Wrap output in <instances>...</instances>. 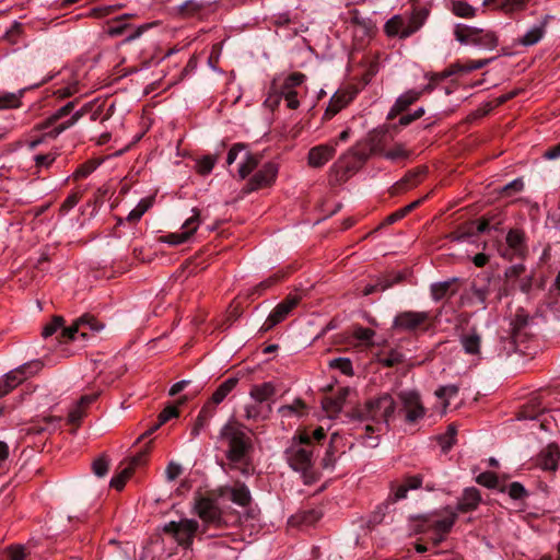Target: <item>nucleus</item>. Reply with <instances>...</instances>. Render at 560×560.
I'll list each match as a JSON object with an SVG mask.
<instances>
[{
    "mask_svg": "<svg viewBox=\"0 0 560 560\" xmlns=\"http://www.w3.org/2000/svg\"><path fill=\"white\" fill-rule=\"evenodd\" d=\"M84 409L78 402L69 410L68 420L70 423H78L84 417Z\"/></svg>",
    "mask_w": 560,
    "mask_h": 560,
    "instance_id": "56",
    "label": "nucleus"
},
{
    "mask_svg": "<svg viewBox=\"0 0 560 560\" xmlns=\"http://www.w3.org/2000/svg\"><path fill=\"white\" fill-rule=\"evenodd\" d=\"M336 143H325L312 148L308 151L307 161L312 167L324 166L336 153Z\"/></svg>",
    "mask_w": 560,
    "mask_h": 560,
    "instance_id": "15",
    "label": "nucleus"
},
{
    "mask_svg": "<svg viewBox=\"0 0 560 560\" xmlns=\"http://www.w3.org/2000/svg\"><path fill=\"white\" fill-rule=\"evenodd\" d=\"M305 75L300 72H295L290 74L284 82L287 83V88H295L303 83Z\"/></svg>",
    "mask_w": 560,
    "mask_h": 560,
    "instance_id": "64",
    "label": "nucleus"
},
{
    "mask_svg": "<svg viewBox=\"0 0 560 560\" xmlns=\"http://www.w3.org/2000/svg\"><path fill=\"white\" fill-rule=\"evenodd\" d=\"M237 378L230 377L225 380L213 393L211 397V402L219 405L222 402L225 397L235 388L237 384Z\"/></svg>",
    "mask_w": 560,
    "mask_h": 560,
    "instance_id": "29",
    "label": "nucleus"
},
{
    "mask_svg": "<svg viewBox=\"0 0 560 560\" xmlns=\"http://www.w3.org/2000/svg\"><path fill=\"white\" fill-rule=\"evenodd\" d=\"M151 203L149 200H141L137 207L135 209H132L128 217H127V220L130 221V222H136L138 220H140V218L147 212V210L150 208Z\"/></svg>",
    "mask_w": 560,
    "mask_h": 560,
    "instance_id": "42",
    "label": "nucleus"
},
{
    "mask_svg": "<svg viewBox=\"0 0 560 560\" xmlns=\"http://www.w3.org/2000/svg\"><path fill=\"white\" fill-rule=\"evenodd\" d=\"M492 59H480V60H468L465 65V72H471L477 69H481L488 63H490Z\"/></svg>",
    "mask_w": 560,
    "mask_h": 560,
    "instance_id": "60",
    "label": "nucleus"
},
{
    "mask_svg": "<svg viewBox=\"0 0 560 560\" xmlns=\"http://www.w3.org/2000/svg\"><path fill=\"white\" fill-rule=\"evenodd\" d=\"M40 369L42 363L39 361H32L10 371L2 378L8 381L7 386L12 390L28 376L36 374Z\"/></svg>",
    "mask_w": 560,
    "mask_h": 560,
    "instance_id": "10",
    "label": "nucleus"
},
{
    "mask_svg": "<svg viewBox=\"0 0 560 560\" xmlns=\"http://www.w3.org/2000/svg\"><path fill=\"white\" fill-rule=\"evenodd\" d=\"M36 166L42 167H48L55 160L56 155L48 153V154H38L34 158Z\"/></svg>",
    "mask_w": 560,
    "mask_h": 560,
    "instance_id": "62",
    "label": "nucleus"
},
{
    "mask_svg": "<svg viewBox=\"0 0 560 560\" xmlns=\"http://www.w3.org/2000/svg\"><path fill=\"white\" fill-rule=\"evenodd\" d=\"M63 325V318L60 316L54 317V319L47 324L42 331L44 338L52 336Z\"/></svg>",
    "mask_w": 560,
    "mask_h": 560,
    "instance_id": "45",
    "label": "nucleus"
},
{
    "mask_svg": "<svg viewBox=\"0 0 560 560\" xmlns=\"http://www.w3.org/2000/svg\"><path fill=\"white\" fill-rule=\"evenodd\" d=\"M79 200H80V196L77 192H73L70 196H68L67 199L60 206V209H59L60 213L61 214L68 213L73 207L77 206Z\"/></svg>",
    "mask_w": 560,
    "mask_h": 560,
    "instance_id": "54",
    "label": "nucleus"
},
{
    "mask_svg": "<svg viewBox=\"0 0 560 560\" xmlns=\"http://www.w3.org/2000/svg\"><path fill=\"white\" fill-rule=\"evenodd\" d=\"M199 528V524L195 520L182 518L178 522H170L165 525L164 530L171 534L176 541L188 548L192 544V539Z\"/></svg>",
    "mask_w": 560,
    "mask_h": 560,
    "instance_id": "6",
    "label": "nucleus"
},
{
    "mask_svg": "<svg viewBox=\"0 0 560 560\" xmlns=\"http://www.w3.org/2000/svg\"><path fill=\"white\" fill-rule=\"evenodd\" d=\"M456 279H451L442 282H436L431 285V295L434 301H440L446 296L456 293L455 288Z\"/></svg>",
    "mask_w": 560,
    "mask_h": 560,
    "instance_id": "22",
    "label": "nucleus"
},
{
    "mask_svg": "<svg viewBox=\"0 0 560 560\" xmlns=\"http://www.w3.org/2000/svg\"><path fill=\"white\" fill-rule=\"evenodd\" d=\"M423 91L409 90L401 94L395 102L392 112L401 113L420 98Z\"/></svg>",
    "mask_w": 560,
    "mask_h": 560,
    "instance_id": "23",
    "label": "nucleus"
},
{
    "mask_svg": "<svg viewBox=\"0 0 560 560\" xmlns=\"http://www.w3.org/2000/svg\"><path fill=\"white\" fill-rule=\"evenodd\" d=\"M460 346L466 354L479 357L481 351V335L471 329L459 337Z\"/></svg>",
    "mask_w": 560,
    "mask_h": 560,
    "instance_id": "18",
    "label": "nucleus"
},
{
    "mask_svg": "<svg viewBox=\"0 0 560 560\" xmlns=\"http://www.w3.org/2000/svg\"><path fill=\"white\" fill-rule=\"evenodd\" d=\"M215 162H217V159L214 156H211V155L203 156L198 162V172L202 175L209 174L212 171Z\"/></svg>",
    "mask_w": 560,
    "mask_h": 560,
    "instance_id": "49",
    "label": "nucleus"
},
{
    "mask_svg": "<svg viewBox=\"0 0 560 560\" xmlns=\"http://www.w3.org/2000/svg\"><path fill=\"white\" fill-rule=\"evenodd\" d=\"M508 493L514 500L522 499L527 494L524 486L520 482H512L508 487Z\"/></svg>",
    "mask_w": 560,
    "mask_h": 560,
    "instance_id": "52",
    "label": "nucleus"
},
{
    "mask_svg": "<svg viewBox=\"0 0 560 560\" xmlns=\"http://www.w3.org/2000/svg\"><path fill=\"white\" fill-rule=\"evenodd\" d=\"M505 221V213L501 209H493L485 213L474 224L478 233H486L490 231H500V226Z\"/></svg>",
    "mask_w": 560,
    "mask_h": 560,
    "instance_id": "14",
    "label": "nucleus"
},
{
    "mask_svg": "<svg viewBox=\"0 0 560 560\" xmlns=\"http://www.w3.org/2000/svg\"><path fill=\"white\" fill-rule=\"evenodd\" d=\"M352 335L361 343L372 345L373 338L375 336V331L370 328L359 326V327H354Z\"/></svg>",
    "mask_w": 560,
    "mask_h": 560,
    "instance_id": "40",
    "label": "nucleus"
},
{
    "mask_svg": "<svg viewBox=\"0 0 560 560\" xmlns=\"http://www.w3.org/2000/svg\"><path fill=\"white\" fill-rule=\"evenodd\" d=\"M450 10L454 15L462 19H472L477 12L476 8L462 0L452 1Z\"/></svg>",
    "mask_w": 560,
    "mask_h": 560,
    "instance_id": "28",
    "label": "nucleus"
},
{
    "mask_svg": "<svg viewBox=\"0 0 560 560\" xmlns=\"http://www.w3.org/2000/svg\"><path fill=\"white\" fill-rule=\"evenodd\" d=\"M480 501L481 495L479 490L477 488H467L464 490L456 510L462 513L474 511L478 508Z\"/></svg>",
    "mask_w": 560,
    "mask_h": 560,
    "instance_id": "19",
    "label": "nucleus"
},
{
    "mask_svg": "<svg viewBox=\"0 0 560 560\" xmlns=\"http://www.w3.org/2000/svg\"><path fill=\"white\" fill-rule=\"evenodd\" d=\"M428 318L427 312H401L394 318L393 328L398 331H411L425 323Z\"/></svg>",
    "mask_w": 560,
    "mask_h": 560,
    "instance_id": "8",
    "label": "nucleus"
},
{
    "mask_svg": "<svg viewBox=\"0 0 560 560\" xmlns=\"http://www.w3.org/2000/svg\"><path fill=\"white\" fill-rule=\"evenodd\" d=\"M427 198L423 197L421 199H418L409 205H407L406 207L401 208V209H398L397 211H395L394 213L389 214L386 217V219L384 220V223L385 224H393L395 222H397L398 220L405 218L409 212H411L412 210H415L417 207H419L421 205V202Z\"/></svg>",
    "mask_w": 560,
    "mask_h": 560,
    "instance_id": "35",
    "label": "nucleus"
},
{
    "mask_svg": "<svg viewBox=\"0 0 560 560\" xmlns=\"http://www.w3.org/2000/svg\"><path fill=\"white\" fill-rule=\"evenodd\" d=\"M105 325L98 322L93 315L84 314L77 318L72 325L62 329V337L68 340H75L78 336L82 339L89 337V332H98Z\"/></svg>",
    "mask_w": 560,
    "mask_h": 560,
    "instance_id": "5",
    "label": "nucleus"
},
{
    "mask_svg": "<svg viewBox=\"0 0 560 560\" xmlns=\"http://www.w3.org/2000/svg\"><path fill=\"white\" fill-rule=\"evenodd\" d=\"M155 247H135L133 256L141 262H152L158 257Z\"/></svg>",
    "mask_w": 560,
    "mask_h": 560,
    "instance_id": "36",
    "label": "nucleus"
},
{
    "mask_svg": "<svg viewBox=\"0 0 560 560\" xmlns=\"http://www.w3.org/2000/svg\"><path fill=\"white\" fill-rule=\"evenodd\" d=\"M277 174V164L272 162L264 164V166L258 172H256L249 179L248 189L253 191L272 185L273 182L276 180Z\"/></svg>",
    "mask_w": 560,
    "mask_h": 560,
    "instance_id": "9",
    "label": "nucleus"
},
{
    "mask_svg": "<svg viewBox=\"0 0 560 560\" xmlns=\"http://www.w3.org/2000/svg\"><path fill=\"white\" fill-rule=\"evenodd\" d=\"M423 171L421 170H416L407 173L405 177L397 182L396 185L394 186L395 192L405 191L412 187H416L420 183L419 175Z\"/></svg>",
    "mask_w": 560,
    "mask_h": 560,
    "instance_id": "30",
    "label": "nucleus"
},
{
    "mask_svg": "<svg viewBox=\"0 0 560 560\" xmlns=\"http://www.w3.org/2000/svg\"><path fill=\"white\" fill-rule=\"evenodd\" d=\"M428 16L427 10H420L415 12L408 21H406L408 27L402 32V36H410L416 33L424 23Z\"/></svg>",
    "mask_w": 560,
    "mask_h": 560,
    "instance_id": "32",
    "label": "nucleus"
},
{
    "mask_svg": "<svg viewBox=\"0 0 560 560\" xmlns=\"http://www.w3.org/2000/svg\"><path fill=\"white\" fill-rule=\"evenodd\" d=\"M182 474V466L176 463H170L165 469L166 478L170 481L175 480Z\"/></svg>",
    "mask_w": 560,
    "mask_h": 560,
    "instance_id": "61",
    "label": "nucleus"
},
{
    "mask_svg": "<svg viewBox=\"0 0 560 560\" xmlns=\"http://www.w3.org/2000/svg\"><path fill=\"white\" fill-rule=\"evenodd\" d=\"M424 114V108L423 107H419L417 110H415L412 114H407V115H404L399 118V125L400 126H408L409 124H411L413 120L422 117Z\"/></svg>",
    "mask_w": 560,
    "mask_h": 560,
    "instance_id": "58",
    "label": "nucleus"
},
{
    "mask_svg": "<svg viewBox=\"0 0 560 560\" xmlns=\"http://www.w3.org/2000/svg\"><path fill=\"white\" fill-rule=\"evenodd\" d=\"M88 110H89V106L88 105L83 106L81 109L77 110L71 116V118H69L67 121L61 122L60 125L55 127L52 130L45 133V137L56 138L61 132H63L66 129L72 127L74 124H77L79 121V119H81L86 114Z\"/></svg>",
    "mask_w": 560,
    "mask_h": 560,
    "instance_id": "24",
    "label": "nucleus"
},
{
    "mask_svg": "<svg viewBox=\"0 0 560 560\" xmlns=\"http://www.w3.org/2000/svg\"><path fill=\"white\" fill-rule=\"evenodd\" d=\"M398 397L408 423H415L425 416L427 409L417 392L402 390L399 393Z\"/></svg>",
    "mask_w": 560,
    "mask_h": 560,
    "instance_id": "7",
    "label": "nucleus"
},
{
    "mask_svg": "<svg viewBox=\"0 0 560 560\" xmlns=\"http://www.w3.org/2000/svg\"><path fill=\"white\" fill-rule=\"evenodd\" d=\"M422 486V477L417 476H410L407 477L401 483L394 485L392 487V492L389 499L393 502L402 500L407 498V493L409 490H416L419 489Z\"/></svg>",
    "mask_w": 560,
    "mask_h": 560,
    "instance_id": "16",
    "label": "nucleus"
},
{
    "mask_svg": "<svg viewBox=\"0 0 560 560\" xmlns=\"http://www.w3.org/2000/svg\"><path fill=\"white\" fill-rule=\"evenodd\" d=\"M198 516L209 525L219 526L221 524V513L215 502L209 498H201L195 504Z\"/></svg>",
    "mask_w": 560,
    "mask_h": 560,
    "instance_id": "11",
    "label": "nucleus"
},
{
    "mask_svg": "<svg viewBox=\"0 0 560 560\" xmlns=\"http://www.w3.org/2000/svg\"><path fill=\"white\" fill-rule=\"evenodd\" d=\"M560 462V451L556 445H548L538 456L537 464L544 470H557Z\"/></svg>",
    "mask_w": 560,
    "mask_h": 560,
    "instance_id": "17",
    "label": "nucleus"
},
{
    "mask_svg": "<svg viewBox=\"0 0 560 560\" xmlns=\"http://www.w3.org/2000/svg\"><path fill=\"white\" fill-rule=\"evenodd\" d=\"M178 417V409L174 406L164 408L159 415L160 424H164L168 420Z\"/></svg>",
    "mask_w": 560,
    "mask_h": 560,
    "instance_id": "57",
    "label": "nucleus"
},
{
    "mask_svg": "<svg viewBox=\"0 0 560 560\" xmlns=\"http://www.w3.org/2000/svg\"><path fill=\"white\" fill-rule=\"evenodd\" d=\"M523 188H524L523 180L521 178H516V179L510 182L509 184H506L505 186H503L501 192L510 196L513 192L522 191Z\"/></svg>",
    "mask_w": 560,
    "mask_h": 560,
    "instance_id": "55",
    "label": "nucleus"
},
{
    "mask_svg": "<svg viewBox=\"0 0 560 560\" xmlns=\"http://www.w3.org/2000/svg\"><path fill=\"white\" fill-rule=\"evenodd\" d=\"M476 481L483 486V487H487L489 489H494L497 488L498 483H499V480H498V477L493 472H490V471H486V472H482L480 474L477 478H476Z\"/></svg>",
    "mask_w": 560,
    "mask_h": 560,
    "instance_id": "44",
    "label": "nucleus"
},
{
    "mask_svg": "<svg viewBox=\"0 0 560 560\" xmlns=\"http://www.w3.org/2000/svg\"><path fill=\"white\" fill-rule=\"evenodd\" d=\"M5 555L9 560H25L26 552L23 546H11L7 549Z\"/></svg>",
    "mask_w": 560,
    "mask_h": 560,
    "instance_id": "53",
    "label": "nucleus"
},
{
    "mask_svg": "<svg viewBox=\"0 0 560 560\" xmlns=\"http://www.w3.org/2000/svg\"><path fill=\"white\" fill-rule=\"evenodd\" d=\"M201 9L196 0H187L178 7V12L185 16L192 15Z\"/></svg>",
    "mask_w": 560,
    "mask_h": 560,
    "instance_id": "47",
    "label": "nucleus"
},
{
    "mask_svg": "<svg viewBox=\"0 0 560 560\" xmlns=\"http://www.w3.org/2000/svg\"><path fill=\"white\" fill-rule=\"evenodd\" d=\"M454 36L462 45H475L488 50L498 46V36L494 32L458 23L454 27Z\"/></svg>",
    "mask_w": 560,
    "mask_h": 560,
    "instance_id": "3",
    "label": "nucleus"
},
{
    "mask_svg": "<svg viewBox=\"0 0 560 560\" xmlns=\"http://www.w3.org/2000/svg\"><path fill=\"white\" fill-rule=\"evenodd\" d=\"M526 2L527 0H506L502 4V10L509 14L516 11H522L525 9Z\"/></svg>",
    "mask_w": 560,
    "mask_h": 560,
    "instance_id": "48",
    "label": "nucleus"
},
{
    "mask_svg": "<svg viewBox=\"0 0 560 560\" xmlns=\"http://www.w3.org/2000/svg\"><path fill=\"white\" fill-rule=\"evenodd\" d=\"M393 287V282H385L381 279H377L374 283H369L364 285L362 290L363 295H370L377 291H385Z\"/></svg>",
    "mask_w": 560,
    "mask_h": 560,
    "instance_id": "43",
    "label": "nucleus"
},
{
    "mask_svg": "<svg viewBox=\"0 0 560 560\" xmlns=\"http://www.w3.org/2000/svg\"><path fill=\"white\" fill-rule=\"evenodd\" d=\"M132 475V467H125L120 470V472L116 476H114L110 480V487L116 490H121L126 481L130 478Z\"/></svg>",
    "mask_w": 560,
    "mask_h": 560,
    "instance_id": "39",
    "label": "nucleus"
},
{
    "mask_svg": "<svg viewBox=\"0 0 560 560\" xmlns=\"http://www.w3.org/2000/svg\"><path fill=\"white\" fill-rule=\"evenodd\" d=\"M300 299L295 295L288 296L283 302L279 303L269 314L265 322V328L270 329L287 318L291 311L299 304Z\"/></svg>",
    "mask_w": 560,
    "mask_h": 560,
    "instance_id": "12",
    "label": "nucleus"
},
{
    "mask_svg": "<svg viewBox=\"0 0 560 560\" xmlns=\"http://www.w3.org/2000/svg\"><path fill=\"white\" fill-rule=\"evenodd\" d=\"M305 408V405L302 400L296 399L291 405L281 406L278 409V412L282 417H291L293 415H302L303 409Z\"/></svg>",
    "mask_w": 560,
    "mask_h": 560,
    "instance_id": "38",
    "label": "nucleus"
},
{
    "mask_svg": "<svg viewBox=\"0 0 560 560\" xmlns=\"http://www.w3.org/2000/svg\"><path fill=\"white\" fill-rule=\"evenodd\" d=\"M276 394V386L272 382L255 384L249 390V396L256 402H265Z\"/></svg>",
    "mask_w": 560,
    "mask_h": 560,
    "instance_id": "21",
    "label": "nucleus"
},
{
    "mask_svg": "<svg viewBox=\"0 0 560 560\" xmlns=\"http://www.w3.org/2000/svg\"><path fill=\"white\" fill-rule=\"evenodd\" d=\"M329 366L331 369H338L346 375H351L353 373L352 371V363L348 358H336L329 361Z\"/></svg>",
    "mask_w": 560,
    "mask_h": 560,
    "instance_id": "41",
    "label": "nucleus"
},
{
    "mask_svg": "<svg viewBox=\"0 0 560 560\" xmlns=\"http://www.w3.org/2000/svg\"><path fill=\"white\" fill-rule=\"evenodd\" d=\"M457 393L458 387L456 385H445L435 390V396L444 400L443 407L446 409L450 404V399L455 397Z\"/></svg>",
    "mask_w": 560,
    "mask_h": 560,
    "instance_id": "37",
    "label": "nucleus"
},
{
    "mask_svg": "<svg viewBox=\"0 0 560 560\" xmlns=\"http://www.w3.org/2000/svg\"><path fill=\"white\" fill-rule=\"evenodd\" d=\"M222 445L226 446V458L234 468L248 466V457L252 451V439L237 423H226L219 434Z\"/></svg>",
    "mask_w": 560,
    "mask_h": 560,
    "instance_id": "1",
    "label": "nucleus"
},
{
    "mask_svg": "<svg viewBox=\"0 0 560 560\" xmlns=\"http://www.w3.org/2000/svg\"><path fill=\"white\" fill-rule=\"evenodd\" d=\"M245 151H246V148H245V145H244L243 143H236V144H234V145L230 149V151H229V153H228L226 163H228L229 165H231L232 163H234V162H235V160L237 159L238 154H240V153H242V152H244V153H245Z\"/></svg>",
    "mask_w": 560,
    "mask_h": 560,
    "instance_id": "59",
    "label": "nucleus"
},
{
    "mask_svg": "<svg viewBox=\"0 0 560 560\" xmlns=\"http://www.w3.org/2000/svg\"><path fill=\"white\" fill-rule=\"evenodd\" d=\"M443 517L441 520L432 521V526L438 533H447L454 525L457 514L450 508L443 510Z\"/></svg>",
    "mask_w": 560,
    "mask_h": 560,
    "instance_id": "25",
    "label": "nucleus"
},
{
    "mask_svg": "<svg viewBox=\"0 0 560 560\" xmlns=\"http://www.w3.org/2000/svg\"><path fill=\"white\" fill-rule=\"evenodd\" d=\"M228 491L231 495V500L241 506H246L250 502L249 490L244 485L237 483L231 487Z\"/></svg>",
    "mask_w": 560,
    "mask_h": 560,
    "instance_id": "27",
    "label": "nucleus"
},
{
    "mask_svg": "<svg viewBox=\"0 0 560 560\" xmlns=\"http://www.w3.org/2000/svg\"><path fill=\"white\" fill-rule=\"evenodd\" d=\"M349 102V97L345 93H336L331 97L328 107L325 112L324 117L330 119L337 113H339Z\"/></svg>",
    "mask_w": 560,
    "mask_h": 560,
    "instance_id": "26",
    "label": "nucleus"
},
{
    "mask_svg": "<svg viewBox=\"0 0 560 560\" xmlns=\"http://www.w3.org/2000/svg\"><path fill=\"white\" fill-rule=\"evenodd\" d=\"M285 459L296 471H306L313 465L314 445L311 434L306 431L294 435L287 447Z\"/></svg>",
    "mask_w": 560,
    "mask_h": 560,
    "instance_id": "2",
    "label": "nucleus"
},
{
    "mask_svg": "<svg viewBox=\"0 0 560 560\" xmlns=\"http://www.w3.org/2000/svg\"><path fill=\"white\" fill-rule=\"evenodd\" d=\"M199 224V212L194 210V214L188 218L183 224L179 232L172 233L163 238V242L170 245H179L184 242L190 241V236L196 232Z\"/></svg>",
    "mask_w": 560,
    "mask_h": 560,
    "instance_id": "13",
    "label": "nucleus"
},
{
    "mask_svg": "<svg viewBox=\"0 0 560 560\" xmlns=\"http://www.w3.org/2000/svg\"><path fill=\"white\" fill-rule=\"evenodd\" d=\"M259 164V156L250 154L247 150L244 153L243 162L238 167V175L242 179L248 176Z\"/></svg>",
    "mask_w": 560,
    "mask_h": 560,
    "instance_id": "34",
    "label": "nucleus"
},
{
    "mask_svg": "<svg viewBox=\"0 0 560 560\" xmlns=\"http://www.w3.org/2000/svg\"><path fill=\"white\" fill-rule=\"evenodd\" d=\"M95 170V165L93 163H85L81 165L73 174L74 178H84L88 177Z\"/></svg>",
    "mask_w": 560,
    "mask_h": 560,
    "instance_id": "63",
    "label": "nucleus"
},
{
    "mask_svg": "<svg viewBox=\"0 0 560 560\" xmlns=\"http://www.w3.org/2000/svg\"><path fill=\"white\" fill-rule=\"evenodd\" d=\"M549 15H545L540 24L534 25L532 28H529L523 37L518 39V43L523 46H533L537 44L545 35L546 27L548 24Z\"/></svg>",
    "mask_w": 560,
    "mask_h": 560,
    "instance_id": "20",
    "label": "nucleus"
},
{
    "mask_svg": "<svg viewBox=\"0 0 560 560\" xmlns=\"http://www.w3.org/2000/svg\"><path fill=\"white\" fill-rule=\"evenodd\" d=\"M407 155H408V153H407L406 149L400 144L395 145L393 149H390L384 153V156L392 161L405 159V158H407Z\"/></svg>",
    "mask_w": 560,
    "mask_h": 560,
    "instance_id": "51",
    "label": "nucleus"
},
{
    "mask_svg": "<svg viewBox=\"0 0 560 560\" xmlns=\"http://www.w3.org/2000/svg\"><path fill=\"white\" fill-rule=\"evenodd\" d=\"M396 409L394 398L388 394H383L373 398L366 404V413L377 424L387 425L393 418Z\"/></svg>",
    "mask_w": 560,
    "mask_h": 560,
    "instance_id": "4",
    "label": "nucleus"
},
{
    "mask_svg": "<svg viewBox=\"0 0 560 560\" xmlns=\"http://www.w3.org/2000/svg\"><path fill=\"white\" fill-rule=\"evenodd\" d=\"M525 242V233L520 229H511L506 234V245H521Z\"/></svg>",
    "mask_w": 560,
    "mask_h": 560,
    "instance_id": "46",
    "label": "nucleus"
},
{
    "mask_svg": "<svg viewBox=\"0 0 560 560\" xmlns=\"http://www.w3.org/2000/svg\"><path fill=\"white\" fill-rule=\"evenodd\" d=\"M92 469L97 477H104L109 469L108 462L104 457L96 458L92 464Z\"/></svg>",
    "mask_w": 560,
    "mask_h": 560,
    "instance_id": "50",
    "label": "nucleus"
},
{
    "mask_svg": "<svg viewBox=\"0 0 560 560\" xmlns=\"http://www.w3.org/2000/svg\"><path fill=\"white\" fill-rule=\"evenodd\" d=\"M75 102H68L66 105L57 109L51 116H49L43 124L37 126V129L44 130L52 126L60 118L69 115L74 108Z\"/></svg>",
    "mask_w": 560,
    "mask_h": 560,
    "instance_id": "31",
    "label": "nucleus"
},
{
    "mask_svg": "<svg viewBox=\"0 0 560 560\" xmlns=\"http://www.w3.org/2000/svg\"><path fill=\"white\" fill-rule=\"evenodd\" d=\"M408 25L406 21L399 15H395L390 20H388L385 24V31L388 36H399L400 38H406L407 36H402V32L407 30Z\"/></svg>",
    "mask_w": 560,
    "mask_h": 560,
    "instance_id": "33",
    "label": "nucleus"
}]
</instances>
